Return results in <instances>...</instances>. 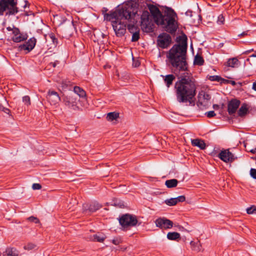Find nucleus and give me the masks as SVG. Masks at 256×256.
Masks as SVG:
<instances>
[{"label": "nucleus", "mask_w": 256, "mask_h": 256, "mask_svg": "<svg viewBox=\"0 0 256 256\" xmlns=\"http://www.w3.org/2000/svg\"><path fill=\"white\" fill-rule=\"evenodd\" d=\"M204 60L203 58L200 56L196 55L194 58V64L198 66L203 64Z\"/></svg>", "instance_id": "nucleus-27"}, {"label": "nucleus", "mask_w": 256, "mask_h": 256, "mask_svg": "<svg viewBox=\"0 0 256 256\" xmlns=\"http://www.w3.org/2000/svg\"><path fill=\"white\" fill-rule=\"evenodd\" d=\"M244 146L245 147H246V144L245 143H244Z\"/></svg>", "instance_id": "nucleus-55"}, {"label": "nucleus", "mask_w": 256, "mask_h": 256, "mask_svg": "<svg viewBox=\"0 0 256 256\" xmlns=\"http://www.w3.org/2000/svg\"><path fill=\"white\" fill-rule=\"evenodd\" d=\"M18 250L15 248L8 247L3 253V256H18Z\"/></svg>", "instance_id": "nucleus-16"}, {"label": "nucleus", "mask_w": 256, "mask_h": 256, "mask_svg": "<svg viewBox=\"0 0 256 256\" xmlns=\"http://www.w3.org/2000/svg\"><path fill=\"white\" fill-rule=\"evenodd\" d=\"M250 174L252 178L256 179V169L251 168L250 170Z\"/></svg>", "instance_id": "nucleus-37"}, {"label": "nucleus", "mask_w": 256, "mask_h": 256, "mask_svg": "<svg viewBox=\"0 0 256 256\" xmlns=\"http://www.w3.org/2000/svg\"><path fill=\"white\" fill-rule=\"evenodd\" d=\"M28 36L26 34L20 33L18 28H14L12 30V38L14 42H19L26 40Z\"/></svg>", "instance_id": "nucleus-10"}, {"label": "nucleus", "mask_w": 256, "mask_h": 256, "mask_svg": "<svg viewBox=\"0 0 256 256\" xmlns=\"http://www.w3.org/2000/svg\"><path fill=\"white\" fill-rule=\"evenodd\" d=\"M50 38L52 39V40L53 42L54 43L55 42L54 40H56L53 34H51L50 35Z\"/></svg>", "instance_id": "nucleus-44"}, {"label": "nucleus", "mask_w": 256, "mask_h": 256, "mask_svg": "<svg viewBox=\"0 0 256 256\" xmlns=\"http://www.w3.org/2000/svg\"><path fill=\"white\" fill-rule=\"evenodd\" d=\"M224 18L222 14H220L218 16V24H224Z\"/></svg>", "instance_id": "nucleus-34"}, {"label": "nucleus", "mask_w": 256, "mask_h": 256, "mask_svg": "<svg viewBox=\"0 0 256 256\" xmlns=\"http://www.w3.org/2000/svg\"><path fill=\"white\" fill-rule=\"evenodd\" d=\"M119 222L122 228H128L136 226L138 221L135 216L126 214L120 218Z\"/></svg>", "instance_id": "nucleus-6"}, {"label": "nucleus", "mask_w": 256, "mask_h": 256, "mask_svg": "<svg viewBox=\"0 0 256 256\" xmlns=\"http://www.w3.org/2000/svg\"><path fill=\"white\" fill-rule=\"evenodd\" d=\"M249 150L250 152L253 153V154H254L256 152V148H255L254 149H252V150Z\"/></svg>", "instance_id": "nucleus-47"}, {"label": "nucleus", "mask_w": 256, "mask_h": 256, "mask_svg": "<svg viewBox=\"0 0 256 256\" xmlns=\"http://www.w3.org/2000/svg\"><path fill=\"white\" fill-rule=\"evenodd\" d=\"M36 248V245L33 243H28L25 244L24 248L26 250H31L35 249Z\"/></svg>", "instance_id": "nucleus-28"}, {"label": "nucleus", "mask_w": 256, "mask_h": 256, "mask_svg": "<svg viewBox=\"0 0 256 256\" xmlns=\"http://www.w3.org/2000/svg\"><path fill=\"white\" fill-rule=\"evenodd\" d=\"M240 102L237 100H232L228 104V112L229 114H232L236 112L239 106Z\"/></svg>", "instance_id": "nucleus-14"}, {"label": "nucleus", "mask_w": 256, "mask_h": 256, "mask_svg": "<svg viewBox=\"0 0 256 256\" xmlns=\"http://www.w3.org/2000/svg\"><path fill=\"white\" fill-rule=\"evenodd\" d=\"M22 101L27 106L30 104V99L29 96H26L22 98Z\"/></svg>", "instance_id": "nucleus-33"}, {"label": "nucleus", "mask_w": 256, "mask_h": 256, "mask_svg": "<svg viewBox=\"0 0 256 256\" xmlns=\"http://www.w3.org/2000/svg\"><path fill=\"white\" fill-rule=\"evenodd\" d=\"M252 88L256 91V81L253 83Z\"/></svg>", "instance_id": "nucleus-48"}, {"label": "nucleus", "mask_w": 256, "mask_h": 256, "mask_svg": "<svg viewBox=\"0 0 256 256\" xmlns=\"http://www.w3.org/2000/svg\"><path fill=\"white\" fill-rule=\"evenodd\" d=\"M149 9L154 20L158 24L164 25L166 30L170 33L176 31L178 26L176 20V14L173 10L168 8L165 11L164 16H163L156 7L152 6Z\"/></svg>", "instance_id": "nucleus-3"}, {"label": "nucleus", "mask_w": 256, "mask_h": 256, "mask_svg": "<svg viewBox=\"0 0 256 256\" xmlns=\"http://www.w3.org/2000/svg\"><path fill=\"white\" fill-rule=\"evenodd\" d=\"M186 40V36L182 37L180 42L174 44L167 52L166 58L178 78L174 86L178 100L180 102L191 103L196 95V82L187 71Z\"/></svg>", "instance_id": "nucleus-1"}, {"label": "nucleus", "mask_w": 256, "mask_h": 256, "mask_svg": "<svg viewBox=\"0 0 256 256\" xmlns=\"http://www.w3.org/2000/svg\"><path fill=\"white\" fill-rule=\"evenodd\" d=\"M171 41V37L170 35L163 34L158 36V45L162 48H166L170 44Z\"/></svg>", "instance_id": "nucleus-9"}, {"label": "nucleus", "mask_w": 256, "mask_h": 256, "mask_svg": "<svg viewBox=\"0 0 256 256\" xmlns=\"http://www.w3.org/2000/svg\"><path fill=\"white\" fill-rule=\"evenodd\" d=\"M36 40L34 38H30L25 44L19 46L20 50H26L28 52L32 50L36 45Z\"/></svg>", "instance_id": "nucleus-13"}, {"label": "nucleus", "mask_w": 256, "mask_h": 256, "mask_svg": "<svg viewBox=\"0 0 256 256\" xmlns=\"http://www.w3.org/2000/svg\"><path fill=\"white\" fill-rule=\"evenodd\" d=\"M164 81L167 87H170L172 84L173 81L175 80V76L174 74H168L166 76H163Z\"/></svg>", "instance_id": "nucleus-20"}, {"label": "nucleus", "mask_w": 256, "mask_h": 256, "mask_svg": "<svg viewBox=\"0 0 256 256\" xmlns=\"http://www.w3.org/2000/svg\"><path fill=\"white\" fill-rule=\"evenodd\" d=\"M62 100L64 105L68 108L74 110L79 108L78 104L80 100L78 99V96L76 94L70 93L66 96H64Z\"/></svg>", "instance_id": "nucleus-5"}, {"label": "nucleus", "mask_w": 256, "mask_h": 256, "mask_svg": "<svg viewBox=\"0 0 256 256\" xmlns=\"http://www.w3.org/2000/svg\"><path fill=\"white\" fill-rule=\"evenodd\" d=\"M139 38H140L139 31L135 32L134 33L132 34V42H136L138 40Z\"/></svg>", "instance_id": "nucleus-31"}, {"label": "nucleus", "mask_w": 256, "mask_h": 256, "mask_svg": "<svg viewBox=\"0 0 256 256\" xmlns=\"http://www.w3.org/2000/svg\"><path fill=\"white\" fill-rule=\"evenodd\" d=\"M147 14H144L141 17V26L142 29L146 32H148L150 30V26H148V20L147 18Z\"/></svg>", "instance_id": "nucleus-15"}, {"label": "nucleus", "mask_w": 256, "mask_h": 256, "mask_svg": "<svg viewBox=\"0 0 256 256\" xmlns=\"http://www.w3.org/2000/svg\"><path fill=\"white\" fill-rule=\"evenodd\" d=\"M46 98L51 104H58L60 100L58 94L53 90H50L48 92Z\"/></svg>", "instance_id": "nucleus-12"}, {"label": "nucleus", "mask_w": 256, "mask_h": 256, "mask_svg": "<svg viewBox=\"0 0 256 256\" xmlns=\"http://www.w3.org/2000/svg\"><path fill=\"white\" fill-rule=\"evenodd\" d=\"M247 34L246 32H243L242 33L240 34L238 36H244L245 35Z\"/></svg>", "instance_id": "nucleus-50"}, {"label": "nucleus", "mask_w": 256, "mask_h": 256, "mask_svg": "<svg viewBox=\"0 0 256 256\" xmlns=\"http://www.w3.org/2000/svg\"><path fill=\"white\" fill-rule=\"evenodd\" d=\"M167 238L170 240H176L180 238V236L177 232H169L167 234Z\"/></svg>", "instance_id": "nucleus-21"}, {"label": "nucleus", "mask_w": 256, "mask_h": 256, "mask_svg": "<svg viewBox=\"0 0 256 256\" xmlns=\"http://www.w3.org/2000/svg\"><path fill=\"white\" fill-rule=\"evenodd\" d=\"M165 203L169 206H173L177 204L176 198H171L166 200H165Z\"/></svg>", "instance_id": "nucleus-29"}, {"label": "nucleus", "mask_w": 256, "mask_h": 256, "mask_svg": "<svg viewBox=\"0 0 256 256\" xmlns=\"http://www.w3.org/2000/svg\"><path fill=\"white\" fill-rule=\"evenodd\" d=\"M210 79L212 81H220L222 78L218 76H210Z\"/></svg>", "instance_id": "nucleus-38"}, {"label": "nucleus", "mask_w": 256, "mask_h": 256, "mask_svg": "<svg viewBox=\"0 0 256 256\" xmlns=\"http://www.w3.org/2000/svg\"><path fill=\"white\" fill-rule=\"evenodd\" d=\"M238 60L236 58L229 59L227 62V66L234 68L238 64Z\"/></svg>", "instance_id": "nucleus-26"}, {"label": "nucleus", "mask_w": 256, "mask_h": 256, "mask_svg": "<svg viewBox=\"0 0 256 256\" xmlns=\"http://www.w3.org/2000/svg\"><path fill=\"white\" fill-rule=\"evenodd\" d=\"M216 116V114L214 111H210L207 113V116L208 118L213 117Z\"/></svg>", "instance_id": "nucleus-41"}, {"label": "nucleus", "mask_w": 256, "mask_h": 256, "mask_svg": "<svg viewBox=\"0 0 256 256\" xmlns=\"http://www.w3.org/2000/svg\"><path fill=\"white\" fill-rule=\"evenodd\" d=\"M210 99V96L207 94H204L203 96V100L201 98L199 100L198 105H204L205 107H208L210 104V103L208 102Z\"/></svg>", "instance_id": "nucleus-19"}, {"label": "nucleus", "mask_w": 256, "mask_h": 256, "mask_svg": "<svg viewBox=\"0 0 256 256\" xmlns=\"http://www.w3.org/2000/svg\"><path fill=\"white\" fill-rule=\"evenodd\" d=\"M176 202H183L185 201L186 200V197L184 196H178L177 198H176Z\"/></svg>", "instance_id": "nucleus-36"}, {"label": "nucleus", "mask_w": 256, "mask_h": 256, "mask_svg": "<svg viewBox=\"0 0 256 256\" xmlns=\"http://www.w3.org/2000/svg\"><path fill=\"white\" fill-rule=\"evenodd\" d=\"M102 207V204L97 202H94L90 204H84L82 206L84 211H89L90 212H94L98 210Z\"/></svg>", "instance_id": "nucleus-11"}, {"label": "nucleus", "mask_w": 256, "mask_h": 256, "mask_svg": "<svg viewBox=\"0 0 256 256\" xmlns=\"http://www.w3.org/2000/svg\"><path fill=\"white\" fill-rule=\"evenodd\" d=\"M50 66H52V67L54 68H55L56 65V62H52L50 64Z\"/></svg>", "instance_id": "nucleus-49"}, {"label": "nucleus", "mask_w": 256, "mask_h": 256, "mask_svg": "<svg viewBox=\"0 0 256 256\" xmlns=\"http://www.w3.org/2000/svg\"><path fill=\"white\" fill-rule=\"evenodd\" d=\"M32 188L34 190H40L42 188V186L39 184H34L32 186Z\"/></svg>", "instance_id": "nucleus-40"}, {"label": "nucleus", "mask_w": 256, "mask_h": 256, "mask_svg": "<svg viewBox=\"0 0 256 256\" xmlns=\"http://www.w3.org/2000/svg\"><path fill=\"white\" fill-rule=\"evenodd\" d=\"M213 107L214 108H219V106L217 104H214L213 106Z\"/></svg>", "instance_id": "nucleus-51"}, {"label": "nucleus", "mask_w": 256, "mask_h": 256, "mask_svg": "<svg viewBox=\"0 0 256 256\" xmlns=\"http://www.w3.org/2000/svg\"><path fill=\"white\" fill-rule=\"evenodd\" d=\"M120 250L123 252L126 251L127 250V247L126 246H121L120 248Z\"/></svg>", "instance_id": "nucleus-45"}, {"label": "nucleus", "mask_w": 256, "mask_h": 256, "mask_svg": "<svg viewBox=\"0 0 256 256\" xmlns=\"http://www.w3.org/2000/svg\"><path fill=\"white\" fill-rule=\"evenodd\" d=\"M0 111H2L4 113L10 114V111L9 109L4 108L2 105H0Z\"/></svg>", "instance_id": "nucleus-35"}, {"label": "nucleus", "mask_w": 256, "mask_h": 256, "mask_svg": "<svg viewBox=\"0 0 256 256\" xmlns=\"http://www.w3.org/2000/svg\"><path fill=\"white\" fill-rule=\"evenodd\" d=\"M137 12L136 4L134 6L133 4H129L118 8L114 12L106 14L104 18L105 20L111 22L116 35L120 37L124 34L126 25L130 33L140 32L138 27L136 25L138 17Z\"/></svg>", "instance_id": "nucleus-2"}, {"label": "nucleus", "mask_w": 256, "mask_h": 256, "mask_svg": "<svg viewBox=\"0 0 256 256\" xmlns=\"http://www.w3.org/2000/svg\"><path fill=\"white\" fill-rule=\"evenodd\" d=\"M246 60H247V61H250V59H249V58H248V59Z\"/></svg>", "instance_id": "nucleus-54"}, {"label": "nucleus", "mask_w": 256, "mask_h": 256, "mask_svg": "<svg viewBox=\"0 0 256 256\" xmlns=\"http://www.w3.org/2000/svg\"><path fill=\"white\" fill-rule=\"evenodd\" d=\"M178 181L176 179H171L167 180L165 182V184L168 188H175L177 186Z\"/></svg>", "instance_id": "nucleus-23"}, {"label": "nucleus", "mask_w": 256, "mask_h": 256, "mask_svg": "<svg viewBox=\"0 0 256 256\" xmlns=\"http://www.w3.org/2000/svg\"><path fill=\"white\" fill-rule=\"evenodd\" d=\"M191 142L192 146L198 147L201 150H204L206 148V144L204 140L196 138L191 140Z\"/></svg>", "instance_id": "nucleus-17"}, {"label": "nucleus", "mask_w": 256, "mask_h": 256, "mask_svg": "<svg viewBox=\"0 0 256 256\" xmlns=\"http://www.w3.org/2000/svg\"><path fill=\"white\" fill-rule=\"evenodd\" d=\"M122 206H124V204H120V207L122 208Z\"/></svg>", "instance_id": "nucleus-53"}, {"label": "nucleus", "mask_w": 256, "mask_h": 256, "mask_svg": "<svg viewBox=\"0 0 256 256\" xmlns=\"http://www.w3.org/2000/svg\"><path fill=\"white\" fill-rule=\"evenodd\" d=\"M0 105H2L1 104H0Z\"/></svg>", "instance_id": "nucleus-56"}, {"label": "nucleus", "mask_w": 256, "mask_h": 256, "mask_svg": "<svg viewBox=\"0 0 256 256\" xmlns=\"http://www.w3.org/2000/svg\"><path fill=\"white\" fill-rule=\"evenodd\" d=\"M16 4V0H1L0 1V15L3 14L4 12L6 10H8L7 14L8 13L10 14L18 12Z\"/></svg>", "instance_id": "nucleus-4"}, {"label": "nucleus", "mask_w": 256, "mask_h": 256, "mask_svg": "<svg viewBox=\"0 0 256 256\" xmlns=\"http://www.w3.org/2000/svg\"><path fill=\"white\" fill-rule=\"evenodd\" d=\"M223 81L224 82H225L230 83L233 86H234L236 84V82L234 80H223Z\"/></svg>", "instance_id": "nucleus-42"}, {"label": "nucleus", "mask_w": 256, "mask_h": 256, "mask_svg": "<svg viewBox=\"0 0 256 256\" xmlns=\"http://www.w3.org/2000/svg\"><path fill=\"white\" fill-rule=\"evenodd\" d=\"M248 110V108L247 106V105L246 104H243L240 110H238V115L240 116H242L244 115H245Z\"/></svg>", "instance_id": "nucleus-25"}, {"label": "nucleus", "mask_w": 256, "mask_h": 256, "mask_svg": "<svg viewBox=\"0 0 256 256\" xmlns=\"http://www.w3.org/2000/svg\"><path fill=\"white\" fill-rule=\"evenodd\" d=\"M28 220L31 222L35 224H40V220L36 218L34 216H30L27 218Z\"/></svg>", "instance_id": "nucleus-32"}, {"label": "nucleus", "mask_w": 256, "mask_h": 256, "mask_svg": "<svg viewBox=\"0 0 256 256\" xmlns=\"http://www.w3.org/2000/svg\"><path fill=\"white\" fill-rule=\"evenodd\" d=\"M155 224L157 227L161 229H170L173 226L172 222L165 218H158L156 220Z\"/></svg>", "instance_id": "nucleus-8"}, {"label": "nucleus", "mask_w": 256, "mask_h": 256, "mask_svg": "<svg viewBox=\"0 0 256 256\" xmlns=\"http://www.w3.org/2000/svg\"><path fill=\"white\" fill-rule=\"evenodd\" d=\"M218 157L226 162H232L236 158V157L230 152L229 149L222 150L218 154Z\"/></svg>", "instance_id": "nucleus-7"}, {"label": "nucleus", "mask_w": 256, "mask_h": 256, "mask_svg": "<svg viewBox=\"0 0 256 256\" xmlns=\"http://www.w3.org/2000/svg\"><path fill=\"white\" fill-rule=\"evenodd\" d=\"M71 93H74L78 95L79 100H80V98L86 100V92L78 86H75L74 88V92H72Z\"/></svg>", "instance_id": "nucleus-18"}, {"label": "nucleus", "mask_w": 256, "mask_h": 256, "mask_svg": "<svg viewBox=\"0 0 256 256\" xmlns=\"http://www.w3.org/2000/svg\"><path fill=\"white\" fill-rule=\"evenodd\" d=\"M106 238V236H100L98 234L94 235L90 238V240L92 241L98 242H103Z\"/></svg>", "instance_id": "nucleus-24"}, {"label": "nucleus", "mask_w": 256, "mask_h": 256, "mask_svg": "<svg viewBox=\"0 0 256 256\" xmlns=\"http://www.w3.org/2000/svg\"><path fill=\"white\" fill-rule=\"evenodd\" d=\"M50 38L52 39V40L53 42L54 43L55 42L54 40H56L53 34H51L50 35Z\"/></svg>", "instance_id": "nucleus-43"}, {"label": "nucleus", "mask_w": 256, "mask_h": 256, "mask_svg": "<svg viewBox=\"0 0 256 256\" xmlns=\"http://www.w3.org/2000/svg\"><path fill=\"white\" fill-rule=\"evenodd\" d=\"M246 212L248 214H252L256 212V206L254 205L248 208L246 210Z\"/></svg>", "instance_id": "nucleus-30"}, {"label": "nucleus", "mask_w": 256, "mask_h": 256, "mask_svg": "<svg viewBox=\"0 0 256 256\" xmlns=\"http://www.w3.org/2000/svg\"><path fill=\"white\" fill-rule=\"evenodd\" d=\"M140 63L138 61H136L134 64V65L135 67L138 66H140Z\"/></svg>", "instance_id": "nucleus-46"}, {"label": "nucleus", "mask_w": 256, "mask_h": 256, "mask_svg": "<svg viewBox=\"0 0 256 256\" xmlns=\"http://www.w3.org/2000/svg\"><path fill=\"white\" fill-rule=\"evenodd\" d=\"M119 118V113L116 112H111L107 114L106 118L108 121L112 122L116 120Z\"/></svg>", "instance_id": "nucleus-22"}, {"label": "nucleus", "mask_w": 256, "mask_h": 256, "mask_svg": "<svg viewBox=\"0 0 256 256\" xmlns=\"http://www.w3.org/2000/svg\"><path fill=\"white\" fill-rule=\"evenodd\" d=\"M250 57H256V54H254L250 56Z\"/></svg>", "instance_id": "nucleus-52"}, {"label": "nucleus", "mask_w": 256, "mask_h": 256, "mask_svg": "<svg viewBox=\"0 0 256 256\" xmlns=\"http://www.w3.org/2000/svg\"><path fill=\"white\" fill-rule=\"evenodd\" d=\"M122 242L120 238H116L112 240V242L115 245H118Z\"/></svg>", "instance_id": "nucleus-39"}]
</instances>
